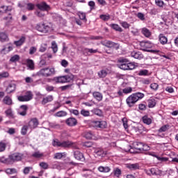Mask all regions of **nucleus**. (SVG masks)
<instances>
[{
	"instance_id": "obj_27",
	"label": "nucleus",
	"mask_w": 178,
	"mask_h": 178,
	"mask_svg": "<svg viewBox=\"0 0 178 178\" xmlns=\"http://www.w3.org/2000/svg\"><path fill=\"white\" fill-rule=\"evenodd\" d=\"M5 113L8 118H10V119L15 118V115H13V111H12V108H8L5 111Z\"/></svg>"
},
{
	"instance_id": "obj_12",
	"label": "nucleus",
	"mask_w": 178,
	"mask_h": 178,
	"mask_svg": "<svg viewBox=\"0 0 178 178\" xmlns=\"http://www.w3.org/2000/svg\"><path fill=\"white\" fill-rule=\"evenodd\" d=\"M74 156L75 159H76L77 161H80L81 162H84V161H86L84 155L79 150L74 152Z\"/></svg>"
},
{
	"instance_id": "obj_40",
	"label": "nucleus",
	"mask_w": 178,
	"mask_h": 178,
	"mask_svg": "<svg viewBox=\"0 0 178 178\" xmlns=\"http://www.w3.org/2000/svg\"><path fill=\"white\" fill-rule=\"evenodd\" d=\"M51 49H53L54 54H56L58 52V44L55 41L51 42Z\"/></svg>"
},
{
	"instance_id": "obj_42",
	"label": "nucleus",
	"mask_w": 178,
	"mask_h": 178,
	"mask_svg": "<svg viewBox=\"0 0 178 178\" xmlns=\"http://www.w3.org/2000/svg\"><path fill=\"white\" fill-rule=\"evenodd\" d=\"M85 137L88 140H91L94 138V134L92 131H88L85 134Z\"/></svg>"
},
{
	"instance_id": "obj_47",
	"label": "nucleus",
	"mask_w": 178,
	"mask_h": 178,
	"mask_svg": "<svg viewBox=\"0 0 178 178\" xmlns=\"http://www.w3.org/2000/svg\"><path fill=\"white\" fill-rule=\"evenodd\" d=\"M35 8V5H34L32 3H28L26 4V9H27V10H34Z\"/></svg>"
},
{
	"instance_id": "obj_60",
	"label": "nucleus",
	"mask_w": 178,
	"mask_h": 178,
	"mask_svg": "<svg viewBox=\"0 0 178 178\" xmlns=\"http://www.w3.org/2000/svg\"><path fill=\"white\" fill-rule=\"evenodd\" d=\"M120 24L124 29H129L130 27V24L126 22H122L120 23Z\"/></svg>"
},
{
	"instance_id": "obj_4",
	"label": "nucleus",
	"mask_w": 178,
	"mask_h": 178,
	"mask_svg": "<svg viewBox=\"0 0 178 178\" xmlns=\"http://www.w3.org/2000/svg\"><path fill=\"white\" fill-rule=\"evenodd\" d=\"M18 101L19 102H27L28 101H31L33 99V92L31 91H27L24 96H18Z\"/></svg>"
},
{
	"instance_id": "obj_64",
	"label": "nucleus",
	"mask_w": 178,
	"mask_h": 178,
	"mask_svg": "<svg viewBox=\"0 0 178 178\" xmlns=\"http://www.w3.org/2000/svg\"><path fill=\"white\" fill-rule=\"evenodd\" d=\"M70 112L71 113H73V115H75V116H79V113L78 110H74V109H70Z\"/></svg>"
},
{
	"instance_id": "obj_23",
	"label": "nucleus",
	"mask_w": 178,
	"mask_h": 178,
	"mask_svg": "<svg viewBox=\"0 0 178 178\" xmlns=\"http://www.w3.org/2000/svg\"><path fill=\"white\" fill-rule=\"evenodd\" d=\"M146 173L148 175V176H151V175H152L153 176H158V170L156 168H151L149 170H147Z\"/></svg>"
},
{
	"instance_id": "obj_46",
	"label": "nucleus",
	"mask_w": 178,
	"mask_h": 178,
	"mask_svg": "<svg viewBox=\"0 0 178 178\" xmlns=\"http://www.w3.org/2000/svg\"><path fill=\"white\" fill-rule=\"evenodd\" d=\"M92 113L95 115H97V116H102V111L98 109V108H94L92 111Z\"/></svg>"
},
{
	"instance_id": "obj_48",
	"label": "nucleus",
	"mask_w": 178,
	"mask_h": 178,
	"mask_svg": "<svg viewBox=\"0 0 178 178\" xmlns=\"http://www.w3.org/2000/svg\"><path fill=\"white\" fill-rule=\"evenodd\" d=\"M78 16L79 17V19L81 20H85V22H87V19H86V13L82 12H79Z\"/></svg>"
},
{
	"instance_id": "obj_25",
	"label": "nucleus",
	"mask_w": 178,
	"mask_h": 178,
	"mask_svg": "<svg viewBox=\"0 0 178 178\" xmlns=\"http://www.w3.org/2000/svg\"><path fill=\"white\" fill-rule=\"evenodd\" d=\"M25 41H26V37L22 36L19 40L15 41L14 44L17 47H21V45H23V44H24Z\"/></svg>"
},
{
	"instance_id": "obj_28",
	"label": "nucleus",
	"mask_w": 178,
	"mask_h": 178,
	"mask_svg": "<svg viewBox=\"0 0 178 178\" xmlns=\"http://www.w3.org/2000/svg\"><path fill=\"white\" fill-rule=\"evenodd\" d=\"M94 98L97 99V101H102V94H101L99 92H95L92 94Z\"/></svg>"
},
{
	"instance_id": "obj_63",
	"label": "nucleus",
	"mask_w": 178,
	"mask_h": 178,
	"mask_svg": "<svg viewBox=\"0 0 178 178\" xmlns=\"http://www.w3.org/2000/svg\"><path fill=\"white\" fill-rule=\"evenodd\" d=\"M83 147H87L88 148H90V147H92V142H85L83 143Z\"/></svg>"
},
{
	"instance_id": "obj_58",
	"label": "nucleus",
	"mask_w": 178,
	"mask_h": 178,
	"mask_svg": "<svg viewBox=\"0 0 178 178\" xmlns=\"http://www.w3.org/2000/svg\"><path fill=\"white\" fill-rule=\"evenodd\" d=\"M0 76H1V79H6L9 77V72H3L0 73Z\"/></svg>"
},
{
	"instance_id": "obj_56",
	"label": "nucleus",
	"mask_w": 178,
	"mask_h": 178,
	"mask_svg": "<svg viewBox=\"0 0 178 178\" xmlns=\"http://www.w3.org/2000/svg\"><path fill=\"white\" fill-rule=\"evenodd\" d=\"M100 19H102V20H104V22H107V20H109V19H111V16L106 15H100Z\"/></svg>"
},
{
	"instance_id": "obj_49",
	"label": "nucleus",
	"mask_w": 178,
	"mask_h": 178,
	"mask_svg": "<svg viewBox=\"0 0 178 178\" xmlns=\"http://www.w3.org/2000/svg\"><path fill=\"white\" fill-rule=\"evenodd\" d=\"M6 149V143L0 142V152H3Z\"/></svg>"
},
{
	"instance_id": "obj_15",
	"label": "nucleus",
	"mask_w": 178,
	"mask_h": 178,
	"mask_svg": "<svg viewBox=\"0 0 178 178\" xmlns=\"http://www.w3.org/2000/svg\"><path fill=\"white\" fill-rule=\"evenodd\" d=\"M131 56L135 59H143V58H144V55H143L141 52L136 51H134L131 53Z\"/></svg>"
},
{
	"instance_id": "obj_44",
	"label": "nucleus",
	"mask_w": 178,
	"mask_h": 178,
	"mask_svg": "<svg viewBox=\"0 0 178 178\" xmlns=\"http://www.w3.org/2000/svg\"><path fill=\"white\" fill-rule=\"evenodd\" d=\"M65 77L66 83H70V81L74 79V76L73 74L65 75Z\"/></svg>"
},
{
	"instance_id": "obj_19",
	"label": "nucleus",
	"mask_w": 178,
	"mask_h": 178,
	"mask_svg": "<svg viewBox=\"0 0 178 178\" xmlns=\"http://www.w3.org/2000/svg\"><path fill=\"white\" fill-rule=\"evenodd\" d=\"M127 168L129 169V170H137L138 169H140V165L138 163H129L127 165Z\"/></svg>"
},
{
	"instance_id": "obj_52",
	"label": "nucleus",
	"mask_w": 178,
	"mask_h": 178,
	"mask_svg": "<svg viewBox=\"0 0 178 178\" xmlns=\"http://www.w3.org/2000/svg\"><path fill=\"white\" fill-rule=\"evenodd\" d=\"M99 129H106V122L99 121Z\"/></svg>"
},
{
	"instance_id": "obj_7",
	"label": "nucleus",
	"mask_w": 178,
	"mask_h": 178,
	"mask_svg": "<svg viewBox=\"0 0 178 178\" xmlns=\"http://www.w3.org/2000/svg\"><path fill=\"white\" fill-rule=\"evenodd\" d=\"M11 165H13L15 162H17L23 159V154L22 153H14L9 155Z\"/></svg>"
},
{
	"instance_id": "obj_51",
	"label": "nucleus",
	"mask_w": 178,
	"mask_h": 178,
	"mask_svg": "<svg viewBox=\"0 0 178 178\" xmlns=\"http://www.w3.org/2000/svg\"><path fill=\"white\" fill-rule=\"evenodd\" d=\"M133 91V88L129 87V88H125L122 90V92L124 94H130Z\"/></svg>"
},
{
	"instance_id": "obj_59",
	"label": "nucleus",
	"mask_w": 178,
	"mask_h": 178,
	"mask_svg": "<svg viewBox=\"0 0 178 178\" xmlns=\"http://www.w3.org/2000/svg\"><path fill=\"white\" fill-rule=\"evenodd\" d=\"M91 126H92V127H97L99 129V121H92L91 122Z\"/></svg>"
},
{
	"instance_id": "obj_16",
	"label": "nucleus",
	"mask_w": 178,
	"mask_h": 178,
	"mask_svg": "<svg viewBox=\"0 0 178 178\" xmlns=\"http://www.w3.org/2000/svg\"><path fill=\"white\" fill-rule=\"evenodd\" d=\"M159 40L162 45L168 44V38L165 36V35H163V33H161L159 35Z\"/></svg>"
},
{
	"instance_id": "obj_10",
	"label": "nucleus",
	"mask_w": 178,
	"mask_h": 178,
	"mask_svg": "<svg viewBox=\"0 0 178 178\" xmlns=\"http://www.w3.org/2000/svg\"><path fill=\"white\" fill-rule=\"evenodd\" d=\"M120 69L122 70H133L136 69V65L133 63H128L127 64H118Z\"/></svg>"
},
{
	"instance_id": "obj_20",
	"label": "nucleus",
	"mask_w": 178,
	"mask_h": 178,
	"mask_svg": "<svg viewBox=\"0 0 178 178\" xmlns=\"http://www.w3.org/2000/svg\"><path fill=\"white\" fill-rule=\"evenodd\" d=\"M52 101H54V97L52 95H49L43 98L42 104L46 105V104H48V102H52Z\"/></svg>"
},
{
	"instance_id": "obj_62",
	"label": "nucleus",
	"mask_w": 178,
	"mask_h": 178,
	"mask_svg": "<svg viewBox=\"0 0 178 178\" xmlns=\"http://www.w3.org/2000/svg\"><path fill=\"white\" fill-rule=\"evenodd\" d=\"M158 87H159V86L158 85V83H152L150 85V88H152V90H158Z\"/></svg>"
},
{
	"instance_id": "obj_13",
	"label": "nucleus",
	"mask_w": 178,
	"mask_h": 178,
	"mask_svg": "<svg viewBox=\"0 0 178 178\" xmlns=\"http://www.w3.org/2000/svg\"><path fill=\"white\" fill-rule=\"evenodd\" d=\"M65 123L70 127L77 126V120L74 118H69L65 120Z\"/></svg>"
},
{
	"instance_id": "obj_53",
	"label": "nucleus",
	"mask_w": 178,
	"mask_h": 178,
	"mask_svg": "<svg viewBox=\"0 0 178 178\" xmlns=\"http://www.w3.org/2000/svg\"><path fill=\"white\" fill-rule=\"evenodd\" d=\"M81 115H82V116H85V117L90 116V111H87V110L82 109L81 111Z\"/></svg>"
},
{
	"instance_id": "obj_32",
	"label": "nucleus",
	"mask_w": 178,
	"mask_h": 178,
	"mask_svg": "<svg viewBox=\"0 0 178 178\" xmlns=\"http://www.w3.org/2000/svg\"><path fill=\"white\" fill-rule=\"evenodd\" d=\"M111 27L113 30H115V31H119V33H122L123 31V29H122V28L120 27L118 24H111Z\"/></svg>"
},
{
	"instance_id": "obj_36",
	"label": "nucleus",
	"mask_w": 178,
	"mask_h": 178,
	"mask_svg": "<svg viewBox=\"0 0 178 178\" xmlns=\"http://www.w3.org/2000/svg\"><path fill=\"white\" fill-rule=\"evenodd\" d=\"M67 113L66 111H60L57 112L54 116H56L57 118H63L64 116H67Z\"/></svg>"
},
{
	"instance_id": "obj_1",
	"label": "nucleus",
	"mask_w": 178,
	"mask_h": 178,
	"mask_svg": "<svg viewBox=\"0 0 178 178\" xmlns=\"http://www.w3.org/2000/svg\"><path fill=\"white\" fill-rule=\"evenodd\" d=\"M145 97L144 93L141 92H136L131 95L129 97L127 98V105L131 108L134 106L136 102L139 101V99H143V97Z\"/></svg>"
},
{
	"instance_id": "obj_33",
	"label": "nucleus",
	"mask_w": 178,
	"mask_h": 178,
	"mask_svg": "<svg viewBox=\"0 0 178 178\" xmlns=\"http://www.w3.org/2000/svg\"><path fill=\"white\" fill-rule=\"evenodd\" d=\"M98 76L100 79H105V76H108V72L106 70H102L98 72Z\"/></svg>"
},
{
	"instance_id": "obj_29",
	"label": "nucleus",
	"mask_w": 178,
	"mask_h": 178,
	"mask_svg": "<svg viewBox=\"0 0 178 178\" xmlns=\"http://www.w3.org/2000/svg\"><path fill=\"white\" fill-rule=\"evenodd\" d=\"M142 33L143 34V35H145V37H147V38H149V37H151V31H149L147 28H143L142 29Z\"/></svg>"
},
{
	"instance_id": "obj_17",
	"label": "nucleus",
	"mask_w": 178,
	"mask_h": 178,
	"mask_svg": "<svg viewBox=\"0 0 178 178\" xmlns=\"http://www.w3.org/2000/svg\"><path fill=\"white\" fill-rule=\"evenodd\" d=\"M94 153L97 155V156H104L106 155V153L102 148H95L94 150Z\"/></svg>"
},
{
	"instance_id": "obj_34",
	"label": "nucleus",
	"mask_w": 178,
	"mask_h": 178,
	"mask_svg": "<svg viewBox=\"0 0 178 178\" xmlns=\"http://www.w3.org/2000/svg\"><path fill=\"white\" fill-rule=\"evenodd\" d=\"M34 15H35V16H37L38 17H40V19H42L45 17V13H44V11H40L38 10L35 11Z\"/></svg>"
},
{
	"instance_id": "obj_57",
	"label": "nucleus",
	"mask_w": 178,
	"mask_h": 178,
	"mask_svg": "<svg viewBox=\"0 0 178 178\" xmlns=\"http://www.w3.org/2000/svg\"><path fill=\"white\" fill-rule=\"evenodd\" d=\"M155 3L157 6H159V8H162L164 5L163 1L162 0H155Z\"/></svg>"
},
{
	"instance_id": "obj_37",
	"label": "nucleus",
	"mask_w": 178,
	"mask_h": 178,
	"mask_svg": "<svg viewBox=\"0 0 178 178\" xmlns=\"http://www.w3.org/2000/svg\"><path fill=\"white\" fill-rule=\"evenodd\" d=\"M19 60H20V56L17 54L14 55L10 59V62H12L13 63H15V62H19Z\"/></svg>"
},
{
	"instance_id": "obj_43",
	"label": "nucleus",
	"mask_w": 178,
	"mask_h": 178,
	"mask_svg": "<svg viewBox=\"0 0 178 178\" xmlns=\"http://www.w3.org/2000/svg\"><path fill=\"white\" fill-rule=\"evenodd\" d=\"M118 63H120V65H127V63H129V60H127V58H119L118 59Z\"/></svg>"
},
{
	"instance_id": "obj_30",
	"label": "nucleus",
	"mask_w": 178,
	"mask_h": 178,
	"mask_svg": "<svg viewBox=\"0 0 178 178\" xmlns=\"http://www.w3.org/2000/svg\"><path fill=\"white\" fill-rule=\"evenodd\" d=\"M8 40V35L5 32L0 33V41L5 42Z\"/></svg>"
},
{
	"instance_id": "obj_50",
	"label": "nucleus",
	"mask_w": 178,
	"mask_h": 178,
	"mask_svg": "<svg viewBox=\"0 0 178 178\" xmlns=\"http://www.w3.org/2000/svg\"><path fill=\"white\" fill-rule=\"evenodd\" d=\"M136 16L138 18H139L140 20H141L142 22H144V20H145V16L144 15L143 13H138L136 14Z\"/></svg>"
},
{
	"instance_id": "obj_6",
	"label": "nucleus",
	"mask_w": 178,
	"mask_h": 178,
	"mask_svg": "<svg viewBox=\"0 0 178 178\" xmlns=\"http://www.w3.org/2000/svg\"><path fill=\"white\" fill-rule=\"evenodd\" d=\"M35 29L38 31H40V33H47L49 30H51V28L49 26L46 25L45 24H38L35 26Z\"/></svg>"
},
{
	"instance_id": "obj_9",
	"label": "nucleus",
	"mask_w": 178,
	"mask_h": 178,
	"mask_svg": "<svg viewBox=\"0 0 178 178\" xmlns=\"http://www.w3.org/2000/svg\"><path fill=\"white\" fill-rule=\"evenodd\" d=\"M36 7L39 10H41L42 12H48V10H51V6L49 5H47L45 1H42L40 3L36 4Z\"/></svg>"
},
{
	"instance_id": "obj_14",
	"label": "nucleus",
	"mask_w": 178,
	"mask_h": 178,
	"mask_svg": "<svg viewBox=\"0 0 178 178\" xmlns=\"http://www.w3.org/2000/svg\"><path fill=\"white\" fill-rule=\"evenodd\" d=\"M15 91H16V84L14 83H9L6 89V92H7V94H12V92H15Z\"/></svg>"
},
{
	"instance_id": "obj_31",
	"label": "nucleus",
	"mask_w": 178,
	"mask_h": 178,
	"mask_svg": "<svg viewBox=\"0 0 178 178\" xmlns=\"http://www.w3.org/2000/svg\"><path fill=\"white\" fill-rule=\"evenodd\" d=\"M147 102L149 108H154L156 105V100L154 98L149 99Z\"/></svg>"
},
{
	"instance_id": "obj_18",
	"label": "nucleus",
	"mask_w": 178,
	"mask_h": 178,
	"mask_svg": "<svg viewBox=\"0 0 178 178\" xmlns=\"http://www.w3.org/2000/svg\"><path fill=\"white\" fill-rule=\"evenodd\" d=\"M83 52L86 55L90 56L92 54H97V52H98V49L86 48L84 49Z\"/></svg>"
},
{
	"instance_id": "obj_41",
	"label": "nucleus",
	"mask_w": 178,
	"mask_h": 178,
	"mask_svg": "<svg viewBox=\"0 0 178 178\" xmlns=\"http://www.w3.org/2000/svg\"><path fill=\"white\" fill-rule=\"evenodd\" d=\"M28 130H29V126L27 125L23 126L21 129V134H22V136H26V134H27Z\"/></svg>"
},
{
	"instance_id": "obj_45",
	"label": "nucleus",
	"mask_w": 178,
	"mask_h": 178,
	"mask_svg": "<svg viewBox=\"0 0 178 178\" xmlns=\"http://www.w3.org/2000/svg\"><path fill=\"white\" fill-rule=\"evenodd\" d=\"M149 71L147 70H141L139 71L138 76H148Z\"/></svg>"
},
{
	"instance_id": "obj_61",
	"label": "nucleus",
	"mask_w": 178,
	"mask_h": 178,
	"mask_svg": "<svg viewBox=\"0 0 178 178\" xmlns=\"http://www.w3.org/2000/svg\"><path fill=\"white\" fill-rule=\"evenodd\" d=\"M39 165L42 169H48V163L45 162H41Z\"/></svg>"
},
{
	"instance_id": "obj_22",
	"label": "nucleus",
	"mask_w": 178,
	"mask_h": 178,
	"mask_svg": "<svg viewBox=\"0 0 178 178\" xmlns=\"http://www.w3.org/2000/svg\"><path fill=\"white\" fill-rule=\"evenodd\" d=\"M67 154L66 152H58L54 154V159H62V158H66Z\"/></svg>"
},
{
	"instance_id": "obj_24",
	"label": "nucleus",
	"mask_w": 178,
	"mask_h": 178,
	"mask_svg": "<svg viewBox=\"0 0 178 178\" xmlns=\"http://www.w3.org/2000/svg\"><path fill=\"white\" fill-rule=\"evenodd\" d=\"M3 104H5V105H8V106H10L13 104V102L12 101V98H10V97L9 96H6L3 99Z\"/></svg>"
},
{
	"instance_id": "obj_55",
	"label": "nucleus",
	"mask_w": 178,
	"mask_h": 178,
	"mask_svg": "<svg viewBox=\"0 0 178 178\" xmlns=\"http://www.w3.org/2000/svg\"><path fill=\"white\" fill-rule=\"evenodd\" d=\"M44 154H42V153H40V152H35L32 154V156H33V158H41V156H42Z\"/></svg>"
},
{
	"instance_id": "obj_11",
	"label": "nucleus",
	"mask_w": 178,
	"mask_h": 178,
	"mask_svg": "<svg viewBox=\"0 0 178 178\" xmlns=\"http://www.w3.org/2000/svg\"><path fill=\"white\" fill-rule=\"evenodd\" d=\"M38 124H40L38 119L32 118L28 123V127H29V129H37V127H38Z\"/></svg>"
},
{
	"instance_id": "obj_35",
	"label": "nucleus",
	"mask_w": 178,
	"mask_h": 178,
	"mask_svg": "<svg viewBox=\"0 0 178 178\" xmlns=\"http://www.w3.org/2000/svg\"><path fill=\"white\" fill-rule=\"evenodd\" d=\"M142 119L143 123H145V124H151V123H152V120H151V118H148V116L147 115L143 117Z\"/></svg>"
},
{
	"instance_id": "obj_5",
	"label": "nucleus",
	"mask_w": 178,
	"mask_h": 178,
	"mask_svg": "<svg viewBox=\"0 0 178 178\" xmlns=\"http://www.w3.org/2000/svg\"><path fill=\"white\" fill-rule=\"evenodd\" d=\"M53 145L54 147H63V148H69L73 145V143L70 141L59 142L58 140H54Z\"/></svg>"
},
{
	"instance_id": "obj_3",
	"label": "nucleus",
	"mask_w": 178,
	"mask_h": 178,
	"mask_svg": "<svg viewBox=\"0 0 178 178\" xmlns=\"http://www.w3.org/2000/svg\"><path fill=\"white\" fill-rule=\"evenodd\" d=\"M134 148L139 152H143V151H149L150 147L147 145H145L143 143L134 142L133 144Z\"/></svg>"
},
{
	"instance_id": "obj_26",
	"label": "nucleus",
	"mask_w": 178,
	"mask_h": 178,
	"mask_svg": "<svg viewBox=\"0 0 178 178\" xmlns=\"http://www.w3.org/2000/svg\"><path fill=\"white\" fill-rule=\"evenodd\" d=\"M54 80L56 83H66V78L65 76L55 77Z\"/></svg>"
},
{
	"instance_id": "obj_38",
	"label": "nucleus",
	"mask_w": 178,
	"mask_h": 178,
	"mask_svg": "<svg viewBox=\"0 0 178 178\" xmlns=\"http://www.w3.org/2000/svg\"><path fill=\"white\" fill-rule=\"evenodd\" d=\"M26 63H27L28 67H29V69H31V70H34V61H33V60L28 59L26 60Z\"/></svg>"
},
{
	"instance_id": "obj_39",
	"label": "nucleus",
	"mask_w": 178,
	"mask_h": 178,
	"mask_svg": "<svg viewBox=\"0 0 178 178\" xmlns=\"http://www.w3.org/2000/svg\"><path fill=\"white\" fill-rule=\"evenodd\" d=\"M113 175L115 176V177H120V175H122V170L120 168H115L113 170Z\"/></svg>"
},
{
	"instance_id": "obj_2",
	"label": "nucleus",
	"mask_w": 178,
	"mask_h": 178,
	"mask_svg": "<svg viewBox=\"0 0 178 178\" xmlns=\"http://www.w3.org/2000/svg\"><path fill=\"white\" fill-rule=\"evenodd\" d=\"M39 74L44 77H50V76L55 74V68H42L39 71Z\"/></svg>"
},
{
	"instance_id": "obj_8",
	"label": "nucleus",
	"mask_w": 178,
	"mask_h": 178,
	"mask_svg": "<svg viewBox=\"0 0 178 178\" xmlns=\"http://www.w3.org/2000/svg\"><path fill=\"white\" fill-rule=\"evenodd\" d=\"M102 44H103L104 47H106L107 48H115V49H119V44L113 42L111 40L102 42Z\"/></svg>"
},
{
	"instance_id": "obj_54",
	"label": "nucleus",
	"mask_w": 178,
	"mask_h": 178,
	"mask_svg": "<svg viewBox=\"0 0 178 178\" xmlns=\"http://www.w3.org/2000/svg\"><path fill=\"white\" fill-rule=\"evenodd\" d=\"M168 129H169V125H164L159 129V133H163V131H167Z\"/></svg>"
},
{
	"instance_id": "obj_21",
	"label": "nucleus",
	"mask_w": 178,
	"mask_h": 178,
	"mask_svg": "<svg viewBox=\"0 0 178 178\" xmlns=\"http://www.w3.org/2000/svg\"><path fill=\"white\" fill-rule=\"evenodd\" d=\"M0 162L6 165H12L10 156L8 158H5V156L0 157Z\"/></svg>"
}]
</instances>
